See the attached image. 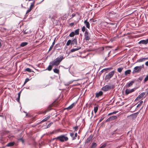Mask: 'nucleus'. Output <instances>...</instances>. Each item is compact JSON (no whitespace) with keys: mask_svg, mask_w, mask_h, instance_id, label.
Segmentation results:
<instances>
[{"mask_svg":"<svg viewBox=\"0 0 148 148\" xmlns=\"http://www.w3.org/2000/svg\"><path fill=\"white\" fill-rule=\"evenodd\" d=\"M64 58L63 56L61 55L56 59L50 62V64L51 65H49L47 69L49 71L51 70L52 66L53 65H58L62 60Z\"/></svg>","mask_w":148,"mask_h":148,"instance_id":"nucleus-1","label":"nucleus"},{"mask_svg":"<svg viewBox=\"0 0 148 148\" xmlns=\"http://www.w3.org/2000/svg\"><path fill=\"white\" fill-rule=\"evenodd\" d=\"M114 74V71H113L109 72L108 74L106 75L105 77V81L106 82H108L109 79L111 78Z\"/></svg>","mask_w":148,"mask_h":148,"instance_id":"nucleus-2","label":"nucleus"},{"mask_svg":"<svg viewBox=\"0 0 148 148\" xmlns=\"http://www.w3.org/2000/svg\"><path fill=\"white\" fill-rule=\"evenodd\" d=\"M144 67V65L143 64L141 66H136L133 69L132 71L133 74L134 73H138L140 72L142 69Z\"/></svg>","mask_w":148,"mask_h":148,"instance_id":"nucleus-3","label":"nucleus"},{"mask_svg":"<svg viewBox=\"0 0 148 148\" xmlns=\"http://www.w3.org/2000/svg\"><path fill=\"white\" fill-rule=\"evenodd\" d=\"M114 87V86L113 85H107L104 86L102 87V90L104 91H106L111 89L113 88Z\"/></svg>","mask_w":148,"mask_h":148,"instance_id":"nucleus-4","label":"nucleus"},{"mask_svg":"<svg viewBox=\"0 0 148 148\" xmlns=\"http://www.w3.org/2000/svg\"><path fill=\"white\" fill-rule=\"evenodd\" d=\"M56 138L58 139L59 141L62 142L67 141L68 140V138L64 135H62L58 136Z\"/></svg>","mask_w":148,"mask_h":148,"instance_id":"nucleus-5","label":"nucleus"},{"mask_svg":"<svg viewBox=\"0 0 148 148\" xmlns=\"http://www.w3.org/2000/svg\"><path fill=\"white\" fill-rule=\"evenodd\" d=\"M148 43V38L146 39L145 40H140L139 42H138V44L140 45H146Z\"/></svg>","mask_w":148,"mask_h":148,"instance_id":"nucleus-6","label":"nucleus"},{"mask_svg":"<svg viewBox=\"0 0 148 148\" xmlns=\"http://www.w3.org/2000/svg\"><path fill=\"white\" fill-rule=\"evenodd\" d=\"M84 37L86 40H89L90 39V34L87 31L85 32Z\"/></svg>","mask_w":148,"mask_h":148,"instance_id":"nucleus-7","label":"nucleus"},{"mask_svg":"<svg viewBox=\"0 0 148 148\" xmlns=\"http://www.w3.org/2000/svg\"><path fill=\"white\" fill-rule=\"evenodd\" d=\"M117 116H112L108 118L106 120V122L114 120L117 119Z\"/></svg>","mask_w":148,"mask_h":148,"instance_id":"nucleus-8","label":"nucleus"},{"mask_svg":"<svg viewBox=\"0 0 148 148\" xmlns=\"http://www.w3.org/2000/svg\"><path fill=\"white\" fill-rule=\"evenodd\" d=\"M145 94V92H142L137 97V98L135 99V101H136V100H138V99H140L144 97Z\"/></svg>","mask_w":148,"mask_h":148,"instance_id":"nucleus-9","label":"nucleus"},{"mask_svg":"<svg viewBox=\"0 0 148 148\" xmlns=\"http://www.w3.org/2000/svg\"><path fill=\"white\" fill-rule=\"evenodd\" d=\"M135 90L134 88H133L131 89H126L125 91V94L126 95H128L130 93Z\"/></svg>","mask_w":148,"mask_h":148,"instance_id":"nucleus-10","label":"nucleus"},{"mask_svg":"<svg viewBox=\"0 0 148 148\" xmlns=\"http://www.w3.org/2000/svg\"><path fill=\"white\" fill-rule=\"evenodd\" d=\"M71 42L72 45L75 46L77 45V42L76 37H75V38L71 40Z\"/></svg>","mask_w":148,"mask_h":148,"instance_id":"nucleus-11","label":"nucleus"},{"mask_svg":"<svg viewBox=\"0 0 148 148\" xmlns=\"http://www.w3.org/2000/svg\"><path fill=\"white\" fill-rule=\"evenodd\" d=\"M76 103H74L71 104L70 106L67 108H66L65 109H67L68 110H71L72 108L75 105Z\"/></svg>","mask_w":148,"mask_h":148,"instance_id":"nucleus-12","label":"nucleus"},{"mask_svg":"<svg viewBox=\"0 0 148 148\" xmlns=\"http://www.w3.org/2000/svg\"><path fill=\"white\" fill-rule=\"evenodd\" d=\"M84 23L85 24L86 27L88 29H89L90 27V24L89 22L87 21V19L84 21Z\"/></svg>","mask_w":148,"mask_h":148,"instance_id":"nucleus-13","label":"nucleus"},{"mask_svg":"<svg viewBox=\"0 0 148 148\" xmlns=\"http://www.w3.org/2000/svg\"><path fill=\"white\" fill-rule=\"evenodd\" d=\"M102 95V91H100L96 94L95 97L99 98Z\"/></svg>","mask_w":148,"mask_h":148,"instance_id":"nucleus-14","label":"nucleus"},{"mask_svg":"<svg viewBox=\"0 0 148 148\" xmlns=\"http://www.w3.org/2000/svg\"><path fill=\"white\" fill-rule=\"evenodd\" d=\"M80 48H81V47H79L77 48L72 49L71 50L70 52H74L76 51H77V50L79 49H80Z\"/></svg>","mask_w":148,"mask_h":148,"instance_id":"nucleus-15","label":"nucleus"},{"mask_svg":"<svg viewBox=\"0 0 148 148\" xmlns=\"http://www.w3.org/2000/svg\"><path fill=\"white\" fill-rule=\"evenodd\" d=\"M28 44V42H23L20 44V46H27Z\"/></svg>","mask_w":148,"mask_h":148,"instance_id":"nucleus-16","label":"nucleus"},{"mask_svg":"<svg viewBox=\"0 0 148 148\" xmlns=\"http://www.w3.org/2000/svg\"><path fill=\"white\" fill-rule=\"evenodd\" d=\"M131 71V70L130 69H128L126 70L125 72V75H127L130 74Z\"/></svg>","mask_w":148,"mask_h":148,"instance_id":"nucleus-17","label":"nucleus"},{"mask_svg":"<svg viewBox=\"0 0 148 148\" xmlns=\"http://www.w3.org/2000/svg\"><path fill=\"white\" fill-rule=\"evenodd\" d=\"M134 81H132L128 83V86L129 87L131 86L134 83Z\"/></svg>","mask_w":148,"mask_h":148,"instance_id":"nucleus-18","label":"nucleus"},{"mask_svg":"<svg viewBox=\"0 0 148 148\" xmlns=\"http://www.w3.org/2000/svg\"><path fill=\"white\" fill-rule=\"evenodd\" d=\"M34 1L31 3V4L29 9L30 10H31L33 9L34 7Z\"/></svg>","mask_w":148,"mask_h":148,"instance_id":"nucleus-19","label":"nucleus"},{"mask_svg":"<svg viewBox=\"0 0 148 148\" xmlns=\"http://www.w3.org/2000/svg\"><path fill=\"white\" fill-rule=\"evenodd\" d=\"M112 69V68H108L102 69V72H103L104 71H106L107 72L108 71Z\"/></svg>","mask_w":148,"mask_h":148,"instance_id":"nucleus-20","label":"nucleus"},{"mask_svg":"<svg viewBox=\"0 0 148 148\" xmlns=\"http://www.w3.org/2000/svg\"><path fill=\"white\" fill-rule=\"evenodd\" d=\"M72 45V42H71V40H69L67 41L66 44V45L67 46H69V45Z\"/></svg>","mask_w":148,"mask_h":148,"instance_id":"nucleus-21","label":"nucleus"},{"mask_svg":"<svg viewBox=\"0 0 148 148\" xmlns=\"http://www.w3.org/2000/svg\"><path fill=\"white\" fill-rule=\"evenodd\" d=\"M138 113V112H137L133 113L131 115V116H132L134 118H136L137 117Z\"/></svg>","mask_w":148,"mask_h":148,"instance_id":"nucleus-22","label":"nucleus"},{"mask_svg":"<svg viewBox=\"0 0 148 148\" xmlns=\"http://www.w3.org/2000/svg\"><path fill=\"white\" fill-rule=\"evenodd\" d=\"M92 136H90L87 139L86 141V142L87 143L89 142L92 139Z\"/></svg>","mask_w":148,"mask_h":148,"instance_id":"nucleus-23","label":"nucleus"},{"mask_svg":"<svg viewBox=\"0 0 148 148\" xmlns=\"http://www.w3.org/2000/svg\"><path fill=\"white\" fill-rule=\"evenodd\" d=\"M21 91L19 92L18 94V97L16 99V101L18 102H19V100H20V97L21 95Z\"/></svg>","mask_w":148,"mask_h":148,"instance_id":"nucleus-24","label":"nucleus"},{"mask_svg":"<svg viewBox=\"0 0 148 148\" xmlns=\"http://www.w3.org/2000/svg\"><path fill=\"white\" fill-rule=\"evenodd\" d=\"M14 144V142H10L8 143L6 146L8 147H11L13 146Z\"/></svg>","mask_w":148,"mask_h":148,"instance_id":"nucleus-25","label":"nucleus"},{"mask_svg":"<svg viewBox=\"0 0 148 148\" xmlns=\"http://www.w3.org/2000/svg\"><path fill=\"white\" fill-rule=\"evenodd\" d=\"M79 28L77 29L75 31V32H74V33L75 35H78L79 34Z\"/></svg>","mask_w":148,"mask_h":148,"instance_id":"nucleus-26","label":"nucleus"},{"mask_svg":"<svg viewBox=\"0 0 148 148\" xmlns=\"http://www.w3.org/2000/svg\"><path fill=\"white\" fill-rule=\"evenodd\" d=\"M144 61V60L143 58H142L139 59L137 60L136 63H137L138 62H142Z\"/></svg>","mask_w":148,"mask_h":148,"instance_id":"nucleus-27","label":"nucleus"},{"mask_svg":"<svg viewBox=\"0 0 148 148\" xmlns=\"http://www.w3.org/2000/svg\"><path fill=\"white\" fill-rule=\"evenodd\" d=\"M134 10V9H132L129 10L128 11V12L129 13H130L129 14H131L133 13H134V12H135L136 11V10Z\"/></svg>","mask_w":148,"mask_h":148,"instance_id":"nucleus-28","label":"nucleus"},{"mask_svg":"<svg viewBox=\"0 0 148 148\" xmlns=\"http://www.w3.org/2000/svg\"><path fill=\"white\" fill-rule=\"evenodd\" d=\"M75 35V33H74V32H72L70 33L69 36L70 37H72L74 36Z\"/></svg>","mask_w":148,"mask_h":148,"instance_id":"nucleus-29","label":"nucleus"},{"mask_svg":"<svg viewBox=\"0 0 148 148\" xmlns=\"http://www.w3.org/2000/svg\"><path fill=\"white\" fill-rule=\"evenodd\" d=\"M97 146V144L96 143H94L92 144V146L90 148H95Z\"/></svg>","mask_w":148,"mask_h":148,"instance_id":"nucleus-30","label":"nucleus"},{"mask_svg":"<svg viewBox=\"0 0 148 148\" xmlns=\"http://www.w3.org/2000/svg\"><path fill=\"white\" fill-rule=\"evenodd\" d=\"M50 117V116H48L45 118L42 121V122H44L48 120Z\"/></svg>","mask_w":148,"mask_h":148,"instance_id":"nucleus-31","label":"nucleus"},{"mask_svg":"<svg viewBox=\"0 0 148 148\" xmlns=\"http://www.w3.org/2000/svg\"><path fill=\"white\" fill-rule=\"evenodd\" d=\"M25 71H26L29 72H33V71H32L31 69L29 68H27L26 69H25Z\"/></svg>","mask_w":148,"mask_h":148,"instance_id":"nucleus-32","label":"nucleus"},{"mask_svg":"<svg viewBox=\"0 0 148 148\" xmlns=\"http://www.w3.org/2000/svg\"><path fill=\"white\" fill-rule=\"evenodd\" d=\"M78 80H79L78 79V80H73L72 81H70L68 83H67V84H65V85H69V84H71L74 81H78Z\"/></svg>","mask_w":148,"mask_h":148,"instance_id":"nucleus-33","label":"nucleus"},{"mask_svg":"<svg viewBox=\"0 0 148 148\" xmlns=\"http://www.w3.org/2000/svg\"><path fill=\"white\" fill-rule=\"evenodd\" d=\"M148 81V75H147L146 77L145 78V79L144 80V83L147 82Z\"/></svg>","mask_w":148,"mask_h":148,"instance_id":"nucleus-34","label":"nucleus"},{"mask_svg":"<svg viewBox=\"0 0 148 148\" xmlns=\"http://www.w3.org/2000/svg\"><path fill=\"white\" fill-rule=\"evenodd\" d=\"M53 71L56 73H59V70L57 69H53Z\"/></svg>","mask_w":148,"mask_h":148,"instance_id":"nucleus-35","label":"nucleus"},{"mask_svg":"<svg viewBox=\"0 0 148 148\" xmlns=\"http://www.w3.org/2000/svg\"><path fill=\"white\" fill-rule=\"evenodd\" d=\"M87 30V29L86 28L85 26H83L82 29V30L83 32H84L86 30Z\"/></svg>","mask_w":148,"mask_h":148,"instance_id":"nucleus-36","label":"nucleus"},{"mask_svg":"<svg viewBox=\"0 0 148 148\" xmlns=\"http://www.w3.org/2000/svg\"><path fill=\"white\" fill-rule=\"evenodd\" d=\"M144 75H143L140 77L138 78V80H139L140 81H141L143 79V77H144Z\"/></svg>","mask_w":148,"mask_h":148,"instance_id":"nucleus-37","label":"nucleus"},{"mask_svg":"<svg viewBox=\"0 0 148 148\" xmlns=\"http://www.w3.org/2000/svg\"><path fill=\"white\" fill-rule=\"evenodd\" d=\"M123 69V68H119L118 69L117 71L118 72L121 73Z\"/></svg>","mask_w":148,"mask_h":148,"instance_id":"nucleus-38","label":"nucleus"},{"mask_svg":"<svg viewBox=\"0 0 148 148\" xmlns=\"http://www.w3.org/2000/svg\"><path fill=\"white\" fill-rule=\"evenodd\" d=\"M98 107H97L96 106L94 108V111L95 113H96L97 112V111L98 110Z\"/></svg>","mask_w":148,"mask_h":148,"instance_id":"nucleus-39","label":"nucleus"},{"mask_svg":"<svg viewBox=\"0 0 148 148\" xmlns=\"http://www.w3.org/2000/svg\"><path fill=\"white\" fill-rule=\"evenodd\" d=\"M29 79L28 78H27L25 81L24 85H25L27 82L29 81Z\"/></svg>","mask_w":148,"mask_h":148,"instance_id":"nucleus-40","label":"nucleus"},{"mask_svg":"<svg viewBox=\"0 0 148 148\" xmlns=\"http://www.w3.org/2000/svg\"><path fill=\"white\" fill-rule=\"evenodd\" d=\"M143 103V101H140V103L139 104H138V105H137V107H139Z\"/></svg>","mask_w":148,"mask_h":148,"instance_id":"nucleus-41","label":"nucleus"},{"mask_svg":"<svg viewBox=\"0 0 148 148\" xmlns=\"http://www.w3.org/2000/svg\"><path fill=\"white\" fill-rule=\"evenodd\" d=\"M78 126H76L75 127H73V129L75 130V131H76L78 129Z\"/></svg>","mask_w":148,"mask_h":148,"instance_id":"nucleus-42","label":"nucleus"},{"mask_svg":"<svg viewBox=\"0 0 148 148\" xmlns=\"http://www.w3.org/2000/svg\"><path fill=\"white\" fill-rule=\"evenodd\" d=\"M77 136V133H76L74 135V137H73V139H72L73 140H75L76 139V138Z\"/></svg>","mask_w":148,"mask_h":148,"instance_id":"nucleus-43","label":"nucleus"},{"mask_svg":"<svg viewBox=\"0 0 148 148\" xmlns=\"http://www.w3.org/2000/svg\"><path fill=\"white\" fill-rule=\"evenodd\" d=\"M56 42V38H55L53 41V42L52 45L50 46H53Z\"/></svg>","mask_w":148,"mask_h":148,"instance_id":"nucleus-44","label":"nucleus"},{"mask_svg":"<svg viewBox=\"0 0 148 148\" xmlns=\"http://www.w3.org/2000/svg\"><path fill=\"white\" fill-rule=\"evenodd\" d=\"M70 136L73 138V137H74V134L73 133H70Z\"/></svg>","mask_w":148,"mask_h":148,"instance_id":"nucleus-45","label":"nucleus"},{"mask_svg":"<svg viewBox=\"0 0 148 148\" xmlns=\"http://www.w3.org/2000/svg\"><path fill=\"white\" fill-rule=\"evenodd\" d=\"M31 11V10H30L29 9H28L26 12V14H27V13Z\"/></svg>","mask_w":148,"mask_h":148,"instance_id":"nucleus-46","label":"nucleus"},{"mask_svg":"<svg viewBox=\"0 0 148 148\" xmlns=\"http://www.w3.org/2000/svg\"><path fill=\"white\" fill-rule=\"evenodd\" d=\"M74 25V23L73 22L71 23H70L69 24V25L71 26H73Z\"/></svg>","mask_w":148,"mask_h":148,"instance_id":"nucleus-47","label":"nucleus"},{"mask_svg":"<svg viewBox=\"0 0 148 148\" xmlns=\"http://www.w3.org/2000/svg\"><path fill=\"white\" fill-rule=\"evenodd\" d=\"M51 123H49V124H48L47 126V128H49V127L51 125Z\"/></svg>","mask_w":148,"mask_h":148,"instance_id":"nucleus-48","label":"nucleus"},{"mask_svg":"<svg viewBox=\"0 0 148 148\" xmlns=\"http://www.w3.org/2000/svg\"><path fill=\"white\" fill-rule=\"evenodd\" d=\"M106 145V143L102 145V148L105 147Z\"/></svg>","mask_w":148,"mask_h":148,"instance_id":"nucleus-49","label":"nucleus"},{"mask_svg":"<svg viewBox=\"0 0 148 148\" xmlns=\"http://www.w3.org/2000/svg\"><path fill=\"white\" fill-rule=\"evenodd\" d=\"M57 131L56 130L54 131H53L51 133V134H53L54 133H56V132H57Z\"/></svg>","mask_w":148,"mask_h":148,"instance_id":"nucleus-50","label":"nucleus"},{"mask_svg":"<svg viewBox=\"0 0 148 148\" xmlns=\"http://www.w3.org/2000/svg\"><path fill=\"white\" fill-rule=\"evenodd\" d=\"M102 40L103 39V36H104V37H106V36L104 35H103V34H102ZM103 41L102 40V44L103 43Z\"/></svg>","mask_w":148,"mask_h":148,"instance_id":"nucleus-51","label":"nucleus"},{"mask_svg":"<svg viewBox=\"0 0 148 148\" xmlns=\"http://www.w3.org/2000/svg\"><path fill=\"white\" fill-rule=\"evenodd\" d=\"M117 112H118V111H114L113 112H112V113H113V114H115Z\"/></svg>","mask_w":148,"mask_h":148,"instance_id":"nucleus-52","label":"nucleus"},{"mask_svg":"<svg viewBox=\"0 0 148 148\" xmlns=\"http://www.w3.org/2000/svg\"><path fill=\"white\" fill-rule=\"evenodd\" d=\"M49 18H51L52 19V18H53V16H52V17L51 15H50L49 16Z\"/></svg>","mask_w":148,"mask_h":148,"instance_id":"nucleus-53","label":"nucleus"},{"mask_svg":"<svg viewBox=\"0 0 148 148\" xmlns=\"http://www.w3.org/2000/svg\"><path fill=\"white\" fill-rule=\"evenodd\" d=\"M145 64L146 66H148V61L146 62H145Z\"/></svg>","mask_w":148,"mask_h":148,"instance_id":"nucleus-54","label":"nucleus"},{"mask_svg":"<svg viewBox=\"0 0 148 148\" xmlns=\"http://www.w3.org/2000/svg\"><path fill=\"white\" fill-rule=\"evenodd\" d=\"M56 138H57V137H56V138H53V139H51V140H55V139H56V140H58V139H57Z\"/></svg>","mask_w":148,"mask_h":148,"instance_id":"nucleus-55","label":"nucleus"},{"mask_svg":"<svg viewBox=\"0 0 148 148\" xmlns=\"http://www.w3.org/2000/svg\"><path fill=\"white\" fill-rule=\"evenodd\" d=\"M144 59V61H145L146 60H148V58H143Z\"/></svg>","mask_w":148,"mask_h":148,"instance_id":"nucleus-56","label":"nucleus"},{"mask_svg":"<svg viewBox=\"0 0 148 148\" xmlns=\"http://www.w3.org/2000/svg\"><path fill=\"white\" fill-rule=\"evenodd\" d=\"M101 123H100V124L99 125V126H100V127H99V130L101 129V126L102 125H101Z\"/></svg>","mask_w":148,"mask_h":148,"instance_id":"nucleus-57","label":"nucleus"},{"mask_svg":"<svg viewBox=\"0 0 148 148\" xmlns=\"http://www.w3.org/2000/svg\"><path fill=\"white\" fill-rule=\"evenodd\" d=\"M75 14H72V17H73L75 16Z\"/></svg>","mask_w":148,"mask_h":148,"instance_id":"nucleus-58","label":"nucleus"},{"mask_svg":"<svg viewBox=\"0 0 148 148\" xmlns=\"http://www.w3.org/2000/svg\"><path fill=\"white\" fill-rule=\"evenodd\" d=\"M108 5V4H106V5H103L102 4V7L104 6V7L106 6L107 5Z\"/></svg>","mask_w":148,"mask_h":148,"instance_id":"nucleus-59","label":"nucleus"},{"mask_svg":"<svg viewBox=\"0 0 148 148\" xmlns=\"http://www.w3.org/2000/svg\"><path fill=\"white\" fill-rule=\"evenodd\" d=\"M113 114V113H112V112H111V113H109L108 114V115H111V114Z\"/></svg>","mask_w":148,"mask_h":148,"instance_id":"nucleus-60","label":"nucleus"},{"mask_svg":"<svg viewBox=\"0 0 148 148\" xmlns=\"http://www.w3.org/2000/svg\"><path fill=\"white\" fill-rule=\"evenodd\" d=\"M53 47H50V48L49 49V51H50V50H51L52 49Z\"/></svg>","mask_w":148,"mask_h":148,"instance_id":"nucleus-61","label":"nucleus"},{"mask_svg":"<svg viewBox=\"0 0 148 148\" xmlns=\"http://www.w3.org/2000/svg\"><path fill=\"white\" fill-rule=\"evenodd\" d=\"M20 140H21V141L22 142H23H23L24 141L23 139H20Z\"/></svg>","mask_w":148,"mask_h":148,"instance_id":"nucleus-62","label":"nucleus"},{"mask_svg":"<svg viewBox=\"0 0 148 148\" xmlns=\"http://www.w3.org/2000/svg\"><path fill=\"white\" fill-rule=\"evenodd\" d=\"M24 34H27V32H26L25 31L24 32Z\"/></svg>","mask_w":148,"mask_h":148,"instance_id":"nucleus-63","label":"nucleus"},{"mask_svg":"<svg viewBox=\"0 0 148 148\" xmlns=\"http://www.w3.org/2000/svg\"><path fill=\"white\" fill-rule=\"evenodd\" d=\"M114 40L113 39H112L110 40V41H111V42H112V41H113Z\"/></svg>","mask_w":148,"mask_h":148,"instance_id":"nucleus-64","label":"nucleus"}]
</instances>
